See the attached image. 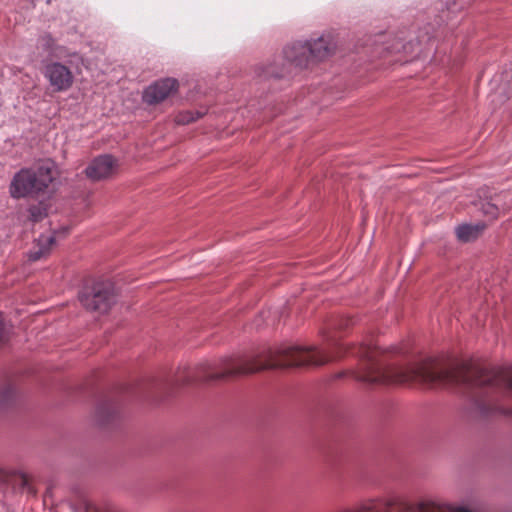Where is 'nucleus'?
Listing matches in <instances>:
<instances>
[{"label": "nucleus", "mask_w": 512, "mask_h": 512, "mask_svg": "<svg viewBox=\"0 0 512 512\" xmlns=\"http://www.w3.org/2000/svg\"><path fill=\"white\" fill-rule=\"evenodd\" d=\"M363 360V383L369 385L419 381L427 385H455L469 390H483L484 393L476 400L481 415H489L498 409L492 406L490 399L485 398L487 390L500 389L507 398L512 399V372L500 376L494 371L468 365L437 369L432 359L405 367L396 366L380 359L378 350L370 345H363ZM501 412L512 416V408Z\"/></svg>", "instance_id": "f257e3e1"}, {"label": "nucleus", "mask_w": 512, "mask_h": 512, "mask_svg": "<svg viewBox=\"0 0 512 512\" xmlns=\"http://www.w3.org/2000/svg\"><path fill=\"white\" fill-rule=\"evenodd\" d=\"M334 357L314 346L282 345L267 353L263 362L257 357L227 356L203 367L202 380H220L231 376L255 373L269 368H287L300 366H318Z\"/></svg>", "instance_id": "f03ea898"}, {"label": "nucleus", "mask_w": 512, "mask_h": 512, "mask_svg": "<svg viewBox=\"0 0 512 512\" xmlns=\"http://www.w3.org/2000/svg\"><path fill=\"white\" fill-rule=\"evenodd\" d=\"M56 179V167L53 162L46 161L37 166L21 168L9 184V195L12 199H38L50 192Z\"/></svg>", "instance_id": "7ed1b4c3"}, {"label": "nucleus", "mask_w": 512, "mask_h": 512, "mask_svg": "<svg viewBox=\"0 0 512 512\" xmlns=\"http://www.w3.org/2000/svg\"><path fill=\"white\" fill-rule=\"evenodd\" d=\"M281 63L269 64L267 66L259 65L255 69L258 77L280 78L293 73L296 69H303L310 63L308 46L305 42H294L284 47Z\"/></svg>", "instance_id": "20e7f679"}, {"label": "nucleus", "mask_w": 512, "mask_h": 512, "mask_svg": "<svg viewBox=\"0 0 512 512\" xmlns=\"http://www.w3.org/2000/svg\"><path fill=\"white\" fill-rule=\"evenodd\" d=\"M79 300L86 309L105 313L114 303L115 296L110 283L96 282L91 287L83 288Z\"/></svg>", "instance_id": "39448f33"}, {"label": "nucleus", "mask_w": 512, "mask_h": 512, "mask_svg": "<svg viewBox=\"0 0 512 512\" xmlns=\"http://www.w3.org/2000/svg\"><path fill=\"white\" fill-rule=\"evenodd\" d=\"M43 75L55 92L67 91L74 83L72 71L69 67L60 62H51L46 64L43 70Z\"/></svg>", "instance_id": "423d86ee"}, {"label": "nucleus", "mask_w": 512, "mask_h": 512, "mask_svg": "<svg viewBox=\"0 0 512 512\" xmlns=\"http://www.w3.org/2000/svg\"><path fill=\"white\" fill-rule=\"evenodd\" d=\"M176 89L177 81L175 79H162L145 89L143 99L148 104H157L164 101Z\"/></svg>", "instance_id": "0eeeda50"}, {"label": "nucleus", "mask_w": 512, "mask_h": 512, "mask_svg": "<svg viewBox=\"0 0 512 512\" xmlns=\"http://www.w3.org/2000/svg\"><path fill=\"white\" fill-rule=\"evenodd\" d=\"M116 168L115 159L108 154L96 157L85 169L86 176L93 181L108 178Z\"/></svg>", "instance_id": "6e6552de"}, {"label": "nucleus", "mask_w": 512, "mask_h": 512, "mask_svg": "<svg viewBox=\"0 0 512 512\" xmlns=\"http://www.w3.org/2000/svg\"><path fill=\"white\" fill-rule=\"evenodd\" d=\"M403 507L405 504L397 497L370 499L358 506L346 509L343 512H390L394 507Z\"/></svg>", "instance_id": "1a4fd4ad"}, {"label": "nucleus", "mask_w": 512, "mask_h": 512, "mask_svg": "<svg viewBox=\"0 0 512 512\" xmlns=\"http://www.w3.org/2000/svg\"><path fill=\"white\" fill-rule=\"evenodd\" d=\"M310 61H321L332 55L335 50L333 40L328 36H321L317 39L306 41Z\"/></svg>", "instance_id": "9d476101"}, {"label": "nucleus", "mask_w": 512, "mask_h": 512, "mask_svg": "<svg viewBox=\"0 0 512 512\" xmlns=\"http://www.w3.org/2000/svg\"><path fill=\"white\" fill-rule=\"evenodd\" d=\"M512 207V193L504 192L491 201L481 203L482 213L490 219H496L500 212H506Z\"/></svg>", "instance_id": "9b49d317"}, {"label": "nucleus", "mask_w": 512, "mask_h": 512, "mask_svg": "<svg viewBox=\"0 0 512 512\" xmlns=\"http://www.w3.org/2000/svg\"><path fill=\"white\" fill-rule=\"evenodd\" d=\"M55 244V236L53 234H41L34 240L32 247L27 253L29 261L35 262L47 257Z\"/></svg>", "instance_id": "f8f14e48"}, {"label": "nucleus", "mask_w": 512, "mask_h": 512, "mask_svg": "<svg viewBox=\"0 0 512 512\" xmlns=\"http://www.w3.org/2000/svg\"><path fill=\"white\" fill-rule=\"evenodd\" d=\"M485 224L478 223L475 225L462 224L456 228V235L463 242H470L476 239L485 229Z\"/></svg>", "instance_id": "ddd939ff"}, {"label": "nucleus", "mask_w": 512, "mask_h": 512, "mask_svg": "<svg viewBox=\"0 0 512 512\" xmlns=\"http://www.w3.org/2000/svg\"><path fill=\"white\" fill-rule=\"evenodd\" d=\"M28 213L32 222H39L47 215L46 208L41 203L30 205Z\"/></svg>", "instance_id": "4468645a"}, {"label": "nucleus", "mask_w": 512, "mask_h": 512, "mask_svg": "<svg viewBox=\"0 0 512 512\" xmlns=\"http://www.w3.org/2000/svg\"><path fill=\"white\" fill-rule=\"evenodd\" d=\"M204 114L205 112L200 111H185L177 115L176 122L182 125L189 124L201 118Z\"/></svg>", "instance_id": "2eb2a0df"}, {"label": "nucleus", "mask_w": 512, "mask_h": 512, "mask_svg": "<svg viewBox=\"0 0 512 512\" xmlns=\"http://www.w3.org/2000/svg\"><path fill=\"white\" fill-rule=\"evenodd\" d=\"M15 395V389L11 385H6L1 391H0V403L2 405L8 404Z\"/></svg>", "instance_id": "dca6fc26"}, {"label": "nucleus", "mask_w": 512, "mask_h": 512, "mask_svg": "<svg viewBox=\"0 0 512 512\" xmlns=\"http://www.w3.org/2000/svg\"><path fill=\"white\" fill-rule=\"evenodd\" d=\"M9 328L6 326L3 314L0 312V343H5L8 340Z\"/></svg>", "instance_id": "f3484780"}, {"label": "nucleus", "mask_w": 512, "mask_h": 512, "mask_svg": "<svg viewBox=\"0 0 512 512\" xmlns=\"http://www.w3.org/2000/svg\"><path fill=\"white\" fill-rule=\"evenodd\" d=\"M42 43L47 50H51L54 45V39L50 35H45L42 37Z\"/></svg>", "instance_id": "a211bd4d"}, {"label": "nucleus", "mask_w": 512, "mask_h": 512, "mask_svg": "<svg viewBox=\"0 0 512 512\" xmlns=\"http://www.w3.org/2000/svg\"><path fill=\"white\" fill-rule=\"evenodd\" d=\"M103 409H104L103 406L98 407V413H101Z\"/></svg>", "instance_id": "6ab92c4d"}, {"label": "nucleus", "mask_w": 512, "mask_h": 512, "mask_svg": "<svg viewBox=\"0 0 512 512\" xmlns=\"http://www.w3.org/2000/svg\"><path fill=\"white\" fill-rule=\"evenodd\" d=\"M3 471L0 469V479H2Z\"/></svg>", "instance_id": "aec40b11"}]
</instances>
